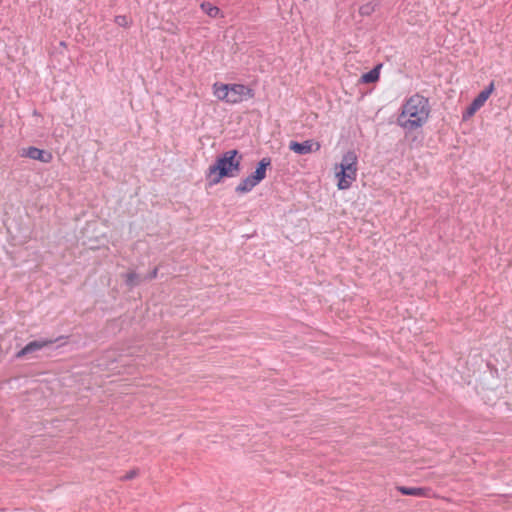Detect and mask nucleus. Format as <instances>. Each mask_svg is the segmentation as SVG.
<instances>
[{
    "label": "nucleus",
    "instance_id": "nucleus-1",
    "mask_svg": "<svg viewBox=\"0 0 512 512\" xmlns=\"http://www.w3.org/2000/svg\"><path fill=\"white\" fill-rule=\"evenodd\" d=\"M431 107L428 98L415 93L405 99L401 105V111L396 119V124L405 133L422 128L428 121Z\"/></svg>",
    "mask_w": 512,
    "mask_h": 512
},
{
    "label": "nucleus",
    "instance_id": "nucleus-2",
    "mask_svg": "<svg viewBox=\"0 0 512 512\" xmlns=\"http://www.w3.org/2000/svg\"><path fill=\"white\" fill-rule=\"evenodd\" d=\"M243 155L236 149L228 150L217 157L215 163L206 171L210 186L217 185L224 178H233L241 172Z\"/></svg>",
    "mask_w": 512,
    "mask_h": 512
},
{
    "label": "nucleus",
    "instance_id": "nucleus-3",
    "mask_svg": "<svg viewBox=\"0 0 512 512\" xmlns=\"http://www.w3.org/2000/svg\"><path fill=\"white\" fill-rule=\"evenodd\" d=\"M214 96L228 104H238L244 100L254 97V90L244 84H224L216 82L213 84Z\"/></svg>",
    "mask_w": 512,
    "mask_h": 512
},
{
    "label": "nucleus",
    "instance_id": "nucleus-4",
    "mask_svg": "<svg viewBox=\"0 0 512 512\" xmlns=\"http://www.w3.org/2000/svg\"><path fill=\"white\" fill-rule=\"evenodd\" d=\"M271 165V158H262L253 173L243 178L235 188L238 194H246L253 190L259 183L266 178L267 168Z\"/></svg>",
    "mask_w": 512,
    "mask_h": 512
},
{
    "label": "nucleus",
    "instance_id": "nucleus-5",
    "mask_svg": "<svg viewBox=\"0 0 512 512\" xmlns=\"http://www.w3.org/2000/svg\"><path fill=\"white\" fill-rule=\"evenodd\" d=\"M494 90V83L491 82L484 90H482L470 103V105L463 111L462 119L468 120L471 118L487 101L489 96Z\"/></svg>",
    "mask_w": 512,
    "mask_h": 512
},
{
    "label": "nucleus",
    "instance_id": "nucleus-6",
    "mask_svg": "<svg viewBox=\"0 0 512 512\" xmlns=\"http://www.w3.org/2000/svg\"><path fill=\"white\" fill-rule=\"evenodd\" d=\"M61 338L62 337H60V339ZM58 340H59V338L58 339H39V340L31 341L28 344H26L22 349H20L16 353L15 357L17 359H20V358H24L27 356H31L34 353L40 351L41 349L54 344Z\"/></svg>",
    "mask_w": 512,
    "mask_h": 512
},
{
    "label": "nucleus",
    "instance_id": "nucleus-7",
    "mask_svg": "<svg viewBox=\"0 0 512 512\" xmlns=\"http://www.w3.org/2000/svg\"><path fill=\"white\" fill-rule=\"evenodd\" d=\"M289 149L296 154L306 155L312 152H317L321 149V144L318 141L312 139L304 142L291 141L289 143Z\"/></svg>",
    "mask_w": 512,
    "mask_h": 512
},
{
    "label": "nucleus",
    "instance_id": "nucleus-8",
    "mask_svg": "<svg viewBox=\"0 0 512 512\" xmlns=\"http://www.w3.org/2000/svg\"><path fill=\"white\" fill-rule=\"evenodd\" d=\"M358 157L356 153L352 150L347 151L343 156L341 163L339 164V171H342L346 174L353 175L357 178L358 171Z\"/></svg>",
    "mask_w": 512,
    "mask_h": 512
},
{
    "label": "nucleus",
    "instance_id": "nucleus-9",
    "mask_svg": "<svg viewBox=\"0 0 512 512\" xmlns=\"http://www.w3.org/2000/svg\"><path fill=\"white\" fill-rule=\"evenodd\" d=\"M22 156L28 157L33 160L41 161L43 163H49L52 160V154L50 152H46L42 149L33 146L28 147L26 150H24Z\"/></svg>",
    "mask_w": 512,
    "mask_h": 512
},
{
    "label": "nucleus",
    "instance_id": "nucleus-10",
    "mask_svg": "<svg viewBox=\"0 0 512 512\" xmlns=\"http://www.w3.org/2000/svg\"><path fill=\"white\" fill-rule=\"evenodd\" d=\"M398 491L402 495L415 496V497H426L429 495L430 489L423 487H406L399 486Z\"/></svg>",
    "mask_w": 512,
    "mask_h": 512
},
{
    "label": "nucleus",
    "instance_id": "nucleus-11",
    "mask_svg": "<svg viewBox=\"0 0 512 512\" xmlns=\"http://www.w3.org/2000/svg\"><path fill=\"white\" fill-rule=\"evenodd\" d=\"M338 179L337 187L339 190H347L349 189L353 182L356 180V177L350 174H346L342 171H337L335 174Z\"/></svg>",
    "mask_w": 512,
    "mask_h": 512
},
{
    "label": "nucleus",
    "instance_id": "nucleus-12",
    "mask_svg": "<svg viewBox=\"0 0 512 512\" xmlns=\"http://www.w3.org/2000/svg\"><path fill=\"white\" fill-rule=\"evenodd\" d=\"M382 65L379 64L377 66H375L374 68H372L370 71L364 73L362 76H361V82L362 83H374L376 82L379 77H380V69H381Z\"/></svg>",
    "mask_w": 512,
    "mask_h": 512
},
{
    "label": "nucleus",
    "instance_id": "nucleus-13",
    "mask_svg": "<svg viewBox=\"0 0 512 512\" xmlns=\"http://www.w3.org/2000/svg\"><path fill=\"white\" fill-rule=\"evenodd\" d=\"M200 7L211 18H216L220 13V9L210 2H203Z\"/></svg>",
    "mask_w": 512,
    "mask_h": 512
},
{
    "label": "nucleus",
    "instance_id": "nucleus-14",
    "mask_svg": "<svg viewBox=\"0 0 512 512\" xmlns=\"http://www.w3.org/2000/svg\"><path fill=\"white\" fill-rule=\"evenodd\" d=\"M124 280L127 286L135 287L139 283V276L135 272H129L124 275Z\"/></svg>",
    "mask_w": 512,
    "mask_h": 512
},
{
    "label": "nucleus",
    "instance_id": "nucleus-15",
    "mask_svg": "<svg viewBox=\"0 0 512 512\" xmlns=\"http://www.w3.org/2000/svg\"><path fill=\"white\" fill-rule=\"evenodd\" d=\"M114 21L120 27H128L131 24V21L125 15H117L115 17Z\"/></svg>",
    "mask_w": 512,
    "mask_h": 512
},
{
    "label": "nucleus",
    "instance_id": "nucleus-16",
    "mask_svg": "<svg viewBox=\"0 0 512 512\" xmlns=\"http://www.w3.org/2000/svg\"><path fill=\"white\" fill-rule=\"evenodd\" d=\"M374 10V6L369 3L360 7L361 15H369Z\"/></svg>",
    "mask_w": 512,
    "mask_h": 512
},
{
    "label": "nucleus",
    "instance_id": "nucleus-17",
    "mask_svg": "<svg viewBox=\"0 0 512 512\" xmlns=\"http://www.w3.org/2000/svg\"><path fill=\"white\" fill-rule=\"evenodd\" d=\"M137 474H138L137 470H130L121 479L125 480V481L131 480V479L135 478L137 476Z\"/></svg>",
    "mask_w": 512,
    "mask_h": 512
},
{
    "label": "nucleus",
    "instance_id": "nucleus-18",
    "mask_svg": "<svg viewBox=\"0 0 512 512\" xmlns=\"http://www.w3.org/2000/svg\"><path fill=\"white\" fill-rule=\"evenodd\" d=\"M157 274H158V268H154L151 273L149 274L148 278L149 279H153V278H156L157 277Z\"/></svg>",
    "mask_w": 512,
    "mask_h": 512
}]
</instances>
